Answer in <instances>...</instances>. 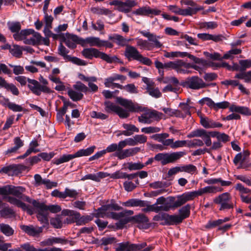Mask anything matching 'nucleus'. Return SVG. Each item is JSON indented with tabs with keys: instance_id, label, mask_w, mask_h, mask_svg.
I'll use <instances>...</instances> for the list:
<instances>
[{
	"instance_id": "aec40b11",
	"label": "nucleus",
	"mask_w": 251,
	"mask_h": 251,
	"mask_svg": "<svg viewBox=\"0 0 251 251\" xmlns=\"http://www.w3.org/2000/svg\"><path fill=\"white\" fill-rule=\"evenodd\" d=\"M140 33L143 36L147 38L148 39V41L149 42H151V43L153 44V48H160L162 47V44L158 40V39L160 38V36L145 30L140 31Z\"/></svg>"
},
{
	"instance_id": "774afa93",
	"label": "nucleus",
	"mask_w": 251,
	"mask_h": 251,
	"mask_svg": "<svg viewBox=\"0 0 251 251\" xmlns=\"http://www.w3.org/2000/svg\"><path fill=\"white\" fill-rule=\"evenodd\" d=\"M136 145L138 144H144L147 141V137L143 134H138L134 136Z\"/></svg>"
},
{
	"instance_id": "a18cd8bd",
	"label": "nucleus",
	"mask_w": 251,
	"mask_h": 251,
	"mask_svg": "<svg viewBox=\"0 0 251 251\" xmlns=\"http://www.w3.org/2000/svg\"><path fill=\"white\" fill-rule=\"evenodd\" d=\"M162 110L166 114L169 116H176V117H181L183 116L182 113L178 110L166 107L163 108Z\"/></svg>"
},
{
	"instance_id": "c756f323",
	"label": "nucleus",
	"mask_w": 251,
	"mask_h": 251,
	"mask_svg": "<svg viewBox=\"0 0 251 251\" xmlns=\"http://www.w3.org/2000/svg\"><path fill=\"white\" fill-rule=\"evenodd\" d=\"M189 63H186L182 60H177L176 61L174 70L177 73L183 74V73H186L185 69H189Z\"/></svg>"
},
{
	"instance_id": "79ce46f5",
	"label": "nucleus",
	"mask_w": 251,
	"mask_h": 251,
	"mask_svg": "<svg viewBox=\"0 0 251 251\" xmlns=\"http://www.w3.org/2000/svg\"><path fill=\"white\" fill-rule=\"evenodd\" d=\"M0 215L5 219H9L15 216V212L14 210L9 207H5L0 210Z\"/></svg>"
},
{
	"instance_id": "a211bd4d",
	"label": "nucleus",
	"mask_w": 251,
	"mask_h": 251,
	"mask_svg": "<svg viewBox=\"0 0 251 251\" xmlns=\"http://www.w3.org/2000/svg\"><path fill=\"white\" fill-rule=\"evenodd\" d=\"M44 227L45 226L41 227L33 225H21L20 226L21 229L23 231L28 235L33 237L39 236L40 234L42 232Z\"/></svg>"
},
{
	"instance_id": "7ed1b4c3",
	"label": "nucleus",
	"mask_w": 251,
	"mask_h": 251,
	"mask_svg": "<svg viewBox=\"0 0 251 251\" xmlns=\"http://www.w3.org/2000/svg\"><path fill=\"white\" fill-rule=\"evenodd\" d=\"M153 249V245L148 246L145 242L133 244L127 241L119 243L115 251H151Z\"/></svg>"
},
{
	"instance_id": "4c0bfd02",
	"label": "nucleus",
	"mask_w": 251,
	"mask_h": 251,
	"mask_svg": "<svg viewBox=\"0 0 251 251\" xmlns=\"http://www.w3.org/2000/svg\"><path fill=\"white\" fill-rule=\"evenodd\" d=\"M96 147L93 146L90 147L86 149H81L78 150L75 153V157H79L83 156H88L91 154L94 151Z\"/></svg>"
},
{
	"instance_id": "680f3d73",
	"label": "nucleus",
	"mask_w": 251,
	"mask_h": 251,
	"mask_svg": "<svg viewBox=\"0 0 251 251\" xmlns=\"http://www.w3.org/2000/svg\"><path fill=\"white\" fill-rule=\"evenodd\" d=\"M205 193H213L215 194L217 192H221L223 189L215 186H208L204 187Z\"/></svg>"
},
{
	"instance_id": "0eeeda50",
	"label": "nucleus",
	"mask_w": 251,
	"mask_h": 251,
	"mask_svg": "<svg viewBox=\"0 0 251 251\" xmlns=\"http://www.w3.org/2000/svg\"><path fill=\"white\" fill-rule=\"evenodd\" d=\"M74 90L70 89L68 91V94L70 98L74 101H77L82 99L83 94H86L89 91V89L83 83L78 81L73 85Z\"/></svg>"
},
{
	"instance_id": "b1692460",
	"label": "nucleus",
	"mask_w": 251,
	"mask_h": 251,
	"mask_svg": "<svg viewBox=\"0 0 251 251\" xmlns=\"http://www.w3.org/2000/svg\"><path fill=\"white\" fill-rule=\"evenodd\" d=\"M201 124L204 128H213L216 127H221L223 125L220 123L216 122L213 120L208 118H201Z\"/></svg>"
},
{
	"instance_id": "c03bdc74",
	"label": "nucleus",
	"mask_w": 251,
	"mask_h": 251,
	"mask_svg": "<svg viewBox=\"0 0 251 251\" xmlns=\"http://www.w3.org/2000/svg\"><path fill=\"white\" fill-rule=\"evenodd\" d=\"M201 9V8L188 7L186 9H182V12L180 13V15L184 16H192L193 15L196 14Z\"/></svg>"
},
{
	"instance_id": "ea45409f",
	"label": "nucleus",
	"mask_w": 251,
	"mask_h": 251,
	"mask_svg": "<svg viewBox=\"0 0 251 251\" xmlns=\"http://www.w3.org/2000/svg\"><path fill=\"white\" fill-rule=\"evenodd\" d=\"M7 25L10 31L14 34L19 33L21 29V24L19 22H8Z\"/></svg>"
},
{
	"instance_id": "338daca9",
	"label": "nucleus",
	"mask_w": 251,
	"mask_h": 251,
	"mask_svg": "<svg viewBox=\"0 0 251 251\" xmlns=\"http://www.w3.org/2000/svg\"><path fill=\"white\" fill-rule=\"evenodd\" d=\"M90 116L92 118L99 119L100 120H105L108 118V115L101 112H98L93 111L90 113Z\"/></svg>"
},
{
	"instance_id": "39448f33",
	"label": "nucleus",
	"mask_w": 251,
	"mask_h": 251,
	"mask_svg": "<svg viewBox=\"0 0 251 251\" xmlns=\"http://www.w3.org/2000/svg\"><path fill=\"white\" fill-rule=\"evenodd\" d=\"M186 154L185 151H176L172 152H162L156 154L154 160L160 162L162 165L175 163Z\"/></svg>"
},
{
	"instance_id": "5701e85b",
	"label": "nucleus",
	"mask_w": 251,
	"mask_h": 251,
	"mask_svg": "<svg viewBox=\"0 0 251 251\" xmlns=\"http://www.w3.org/2000/svg\"><path fill=\"white\" fill-rule=\"evenodd\" d=\"M66 240L60 237H51L41 242L40 244L42 246H50L54 244H66Z\"/></svg>"
},
{
	"instance_id": "864d4df0",
	"label": "nucleus",
	"mask_w": 251,
	"mask_h": 251,
	"mask_svg": "<svg viewBox=\"0 0 251 251\" xmlns=\"http://www.w3.org/2000/svg\"><path fill=\"white\" fill-rule=\"evenodd\" d=\"M133 214V211L130 210H125L123 212L118 213H112V219L118 220L121 218H124L125 215H131Z\"/></svg>"
},
{
	"instance_id": "6e6552de",
	"label": "nucleus",
	"mask_w": 251,
	"mask_h": 251,
	"mask_svg": "<svg viewBox=\"0 0 251 251\" xmlns=\"http://www.w3.org/2000/svg\"><path fill=\"white\" fill-rule=\"evenodd\" d=\"M213 202L220 205L219 210L224 211L234 207V204L231 202V197L228 192L223 193L215 197Z\"/></svg>"
},
{
	"instance_id": "dca6fc26",
	"label": "nucleus",
	"mask_w": 251,
	"mask_h": 251,
	"mask_svg": "<svg viewBox=\"0 0 251 251\" xmlns=\"http://www.w3.org/2000/svg\"><path fill=\"white\" fill-rule=\"evenodd\" d=\"M164 56L166 57H187L191 60H193L195 63L197 64H202L203 63V59L200 58L192 55L187 52H181V51H172V52H167Z\"/></svg>"
},
{
	"instance_id": "58836bf2",
	"label": "nucleus",
	"mask_w": 251,
	"mask_h": 251,
	"mask_svg": "<svg viewBox=\"0 0 251 251\" xmlns=\"http://www.w3.org/2000/svg\"><path fill=\"white\" fill-rule=\"evenodd\" d=\"M34 209L38 211L37 217L38 220L42 224H47L48 223V214L46 211L42 210L37 207H34Z\"/></svg>"
},
{
	"instance_id": "f03ea898",
	"label": "nucleus",
	"mask_w": 251,
	"mask_h": 251,
	"mask_svg": "<svg viewBox=\"0 0 251 251\" xmlns=\"http://www.w3.org/2000/svg\"><path fill=\"white\" fill-rule=\"evenodd\" d=\"M190 209V205L187 204L179 210V215H170L164 213L155 216L154 219L157 221H164L165 224L167 225L178 224L181 223L184 219L189 216Z\"/></svg>"
},
{
	"instance_id": "de8ad7c7",
	"label": "nucleus",
	"mask_w": 251,
	"mask_h": 251,
	"mask_svg": "<svg viewBox=\"0 0 251 251\" xmlns=\"http://www.w3.org/2000/svg\"><path fill=\"white\" fill-rule=\"evenodd\" d=\"M147 92L150 95L155 98H160L161 96V93L157 88H154L153 86H149L146 88Z\"/></svg>"
},
{
	"instance_id": "f8f14e48",
	"label": "nucleus",
	"mask_w": 251,
	"mask_h": 251,
	"mask_svg": "<svg viewBox=\"0 0 251 251\" xmlns=\"http://www.w3.org/2000/svg\"><path fill=\"white\" fill-rule=\"evenodd\" d=\"M69 52V50L62 43H60L58 48V53L63 57L66 62H71L79 66H85L86 65V63L84 60L76 57H72L71 55H68Z\"/></svg>"
},
{
	"instance_id": "3c124183",
	"label": "nucleus",
	"mask_w": 251,
	"mask_h": 251,
	"mask_svg": "<svg viewBox=\"0 0 251 251\" xmlns=\"http://www.w3.org/2000/svg\"><path fill=\"white\" fill-rule=\"evenodd\" d=\"M101 245L106 246L117 242V239L114 237H103L100 240Z\"/></svg>"
},
{
	"instance_id": "09e8293b",
	"label": "nucleus",
	"mask_w": 251,
	"mask_h": 251,
	"mask_svg": "<svg viewBox=\"0 0 251 251\" xmlns=\"http://www.w3.org/2000/svg\"><path fill=\"white\" fill-rule=\"evenodd\" d=\"M182 172H186L190 174H197V167L192 164H188L181 166Z\"/></svg>"
},
{
	"instance_id": "5fc2aeb1",
	"label": "nucleus",
	"mask_w": 251,
	"mask_h": 251,
	"mask_svg": "<svg viewBox=\"0 0 251 251\" xmlns=\"http://www.w3.org/2000/svg\"><path fill=\"white\" fill-rule=\"evenodd\" d=\"M34 247L29 243L21 245L20 248L16 249H9L8 251H33Z\"/></svg>"
},
{
	"instance_id": "e433bc0d",
	"label": "nucleus",
	"mask_w": 251,
	"mask_h": 251,
	"mask_svg": "<svg viewBox=\"0 0 251 251\" xmlns=\"http://www.w3.org/2000/svg\"><path fill=\"white\" fill-rule=\"evenodd\" d=\"M235 78L244 80V82L248 83H251V71L247 72H241L237 73L235 76Z\"/></svg>"
},
{
	"instance_id": "0e129e2a",
	"label": "nucleus",
	"mask_w": 251,
	"mask_h": 251,
	"mask_svg": "<svg viewBox=\"0 0 251 251\" xmlns=\"http://www.w3.org/2000/svg\"><path fill=\"white\" fill-rule=\"evenodd\" d=\"M10 52L16 57H20L22 54V50L20 49V46L14 45L12 48L10 49Z\"/></svg>"
},
{
	"instance_id": "052dcab7",
	"label": "nucleus",
	"mask_w": 251,
	"mask_h": 251,
	"mask_svg": "<svg viewBox=\"0 0 251 251\" xmlns=\"http://www.w3.org/2000/svg\"><path fill=\"white\" fill-rule=\"evenodd\" d=\"M199 102L201 105H204V104H206L208 107L210 108L214 109V106L215 105V102L209 98L205 97L199 101Z\"/></svg>"
},
{
	"instance_id": "2f4dec72",
	"label": "nucleus",
	"mask_w": 251,
	"mask_h": 251,
	"mask_svg": "<svg viewBox=\"0 0 251 251\" xmlns=\"http://www.w3.org/2000/svg\"><path fill=\"white\" fill-rule=\"evenodd\" d=\"M137 46L141 50H150L153 48V45L148 40L142 39H136Z\"/></svg>"
},
{
	"instance_id": "2eb2a0df",
	"label": "nucleus",
	"mask_w": 251,
	"mask_h": 251,
	"mask_svg": "<svg viewBox=\"0 0 251 251\" xmlns=\"http://www.w3.org/2000/svg\"><path fill=\"white\" fill-rule=\"evenodd\" d=\"M165 201V199L163 197H160L158 198L155 203L148 205L147 207L144 209V212H147L148 211H154L155 212H158L160 211H167L172 207V206H168L167 205H164L161 206H158V204H163Z\"/></svg>"
},
{
	"instance_id": "9d476101",
	"label": "nucleus",
	"mask_w": 251,
	"mask_h": 251,
	"mask_svg": "<svg viewBox=\"0 0 251 251\" xmlns=\"http://www.w3.org/2000/svg\"><path fill=\"white\" fill-rule=\"evenodd\" d=\"M25 191V189L22 186L16 187L11 185H7L2 187L1 195H12L26 201L25 198L28 197L23 194Z\"/></svg>"
},
{
	"instance_id": "412c9836",
	"label": "nucleus",
	"mask_w": 251,
	"mask_h": 251,
	"mask_svg": "<svg viewBox=\"0 0 251 251\" xmlns=\"http://www.w3.org/2000/svg\"><path fill=\"white\" fill-rule=\"evenodd\" d=\"M140 53L134 47L128 45L125 49L124 55L128 61L136 60L139 57Z\"/></svg>"
},
{
	"instance_id": "4be33fe9",
	"label": "nucleus",
	"mask_w": 251,
	"mask_h": 251,
	"mask_svg": "<svg viewBox=\"0 0 251 251\" xmlns=\"http://www.w3.org/2000/svg\"><path fill=\"white\" fill-rule=\"evenodd\" d=\"M137 2L134 0H126L123 2L121 1L119 7H117V9L122 12L127 13L130 11L132 7L136 6Z\"/></svg>"
},
{
	"instance_id": "cd10ccee",
	"label": "nucleus",
	"mask_w": 251,
	"mask_h": 251,
	"mask_svg": "<svg viewBox=\"0 0 251 251\" xmlns=\"http://www.w3.org/2000/svg\"><path fill=\"white\" fill-rule=\"evenodd\" d=\"M76 213V211L69 210V209H63L62 211V215L63 216H68V217L64 220V223L67 224L76 223V220L75 219V214Z\"/></svg>"
},
{
	"instance_id": "6e6d98bb",
	"label": "nucleus",
	"mask_w": 251,
	"mask_h": 251,
	"mask_svg": "<svg viewBox=\"0 0 251 251\" xmlns=\"http://www.w3.org/2000/svg\"><path fill=\"white\" fill-rule=\"evenodd\" d=\"M187 201H188L185 198L184 195L182 194L181 195L177 197V199L173 203V205H172V207H179Z\"/></svg>"
},
{
	"instance_id": "603ef678",
	"label": "nucleus",
	"mask_w": 251,
	"mask_h": 251,
	"mask_svg": "<svg viewBox=\"0 0 251 251\" xmlns=\"http://www.w3.org/2000/svg\"><path fill=\"white\" fill-rule=\"evenodd\" d=\"M239 64L241 66V72H246L247 69L251 68V59L240 60Z\"/></svg>"
},
{
	"instance_id": "423d86ee",
	"label": "nucleus",
	"mask_w": 251,
	"mask_h": 251,
	"mask_svg": "<svg viewBox=\"0 0 251 251\" xmlns=\"http://www.w3.org/2000/svg\"><path fill=\"white\" fill-rule=\"evenodd\" d=\"M220 132L216 131H208L203 129H197L192 131L187 135L188 138L201 137L204 141L205 145L209 147L212 145L210 137H217Z\"/></svg>"
},
{
	"instance_id": "9b49d317",
	"label": "nucleus",
	"mask_w": 251,
	"mask_h": 251,
	"mask_svg": "<svg viewBox=\"0 0 251 251\" xmlns=\"http://www.w3.org/2000/svg\"><path fill=\"white\" fill-rule=\"evenodd\" d=\"M26 201L32 204L33 207H37L42 211H46L47 213L48 211L51 213H57L61 210L60 206L57 204H50L47 205L45 202H40L38 200L32 199L29 197L25 198Z\"/></svg>"
},
{
	"instance_id": "bb28decb",
	"label": "nucleus",
	"mask_w": 251,
	"mask_h": 251,
	"mask_svg": "<svg viewBox=\"0 0 251 251\" xmlns=\"http://www.w3.org/2000/svg\"><path fill=\"white\" fill-rule=\"evenodd\" d=\"M123 127L125 129L123 130V134L126 136H129L133 134L134 132H138L139 129L135 126L129 124H124Z\"/></svg>"
},
{
	"instance_id": "393cba45",
	"label": "nucleus",
	"mask_w": 251,
	"mask_h": 251,
	"mask_svg": "<svg viewBox=\"0 0 251 251\" xmlns=\"http://www.w3.org/2000/svg\"><path fill=\"white\" fill-rule=\"evenodd\" d=\"M108 39L116 43L118 46L121 47L126 46H126L128 45H127V39L118 34H114L109 35Z\"/></svg>"
},
{
	"instance_id": "6ab92c4d",
	"label": "nucleus",
	"mask_w": 251,
	"mask_h": 251,
	"mask_svg": "<svg viewBox=\"0 0 251 251\" xmlns=\"http://www.w3.org/2000/svg\"><path fill=\"white\" fill-rule=\"evenodd\" d=\"M6 199L8 202H10L11 204L17 206L18 207L21 208L24 211H26L29 214L32 215L33 214V208L29 205H26L25 203L23 202L20 200L11 196L7 197Z\"/></svg>"
},
{
	"instance_id": "e2e57ef3",
	"label": "nucleus",
	"mask_w": 251,
	"mask_h": 251,
	"mask_svg": "<svg viewBox=\"0 0 251 251\" xmlns=\"http://www.w3.org/2000/svg\"><path fill=\"white\" fill-rule=\"evenodd\" d=\"M160 130V128L158 127L149 126L142 128L141 129V131L146 134H150L158 132Z\"/></svg>"
},
{
	"instance_id": "4d7b16f0",
	"label": "nucleus",
	"mask_w": 251,
	"mask_h": 251,
	"mask_svg": "<svg viewBox=\"0 0 251 251\" xmlns=\"http://www.w3.org/2000/svg\"><path fill=\"white\" fill-rule=\"evenodd\" d=\"M145 167V165H144V164L138 162H135L133 163L132 162L128 163V169L130 170H141L143 169Z\"/></svg>"
},
{
	"instance_id": "69168bd1",
	"label": "nucleus",
	"mask_w": 251,
	"mask_h": 251,
	"mask_svg": "<svg viewBox=\"0 0 251 251\" xmlns=\"http://www.w3.org/2000/svg\"><path fill=\"white\" fill-rule=\"evenodd\" d=\"M123 89L126 90L127 92L131 94L138 93L137 87L134 84L131 83L123 86Z\"/></svg>"
},
{
	"instance_id": "4468645a",
	"label": "nucleus",
	"mask_w": 251,
	"mask_h": 251,
	"mask_svg": "<svg viewBox=\"0 0 251 251\" xmlns=\"http://www.w3.org/2000/svg\"><path fill=\"white\" fill-rule=\"evenodd\" d=\"M185 85L187 88L194 90L205 88L207 86L201 78L196 76L188 77Z\"/></svg>"
},
{
	"instance_id": "c85d7f7f",
	"label": "nucleus",
	"mask_w": 251,
	"mask_h": 251,
	"mask_svg": "<svg viewBox=\"0 0 251 251\" xmlns=\"http://www.w3.org/2000/svg\"><path fill=\"white\" fill-rule=\"evenodd\" d=\"M75 158V154H64L58 158H54L52 160L51 163L53 164L58 165L59 164L69 162Z\"/></svg>"
},
{
	"instance_id": "13d9d810",
	"label": "nucleus",
	"mask_w": 251,
	"mask_h": 251,
	"mask_svg": "<svg viewBox=\"0 0 251 251\" xmlns=\"http://www.w3.org/2000/svg\"><path fill=\"white\" fill-rule=\"evenodd\" d=\"M126 76L124 75L118 74H114L113 75L106 78L105 80H106V83L111 82L112 81L114 82L117 80H120L122 82H123L126 80Z\"/></svg>"
},
{
	"instance_id": "20e7f679",
	"label": "nucleus",
	"mask_w": 251,
	"mask_h": 251,
	"mask_svg": "<svg viewBox=\"0 0 251 251\" xmlns=\"http://www.w3.org/2000/svg\"><path fill=\"white\" fill-rule=\"evenodd\" d=\"M82 54L88 59L93 57L100 58L108 63L119 62V59L116 56H110L109 55L99 51L95 48H86L83 50Z\"/></svg>"
},
{
	"instance_id": "473e14b6",
	"label": "nucleus",
	"mask_w": 251,
	"mask_h": 251,
	"mask_svg": "<svg viewBox=\"0 0 251 251\" xmlns=\"http://www.w3.org/2000/svg\"><path fill=\"white\" fill-rule=\"evenodd\" d=\"M34 31V30L31 29L21 30L19 33L14 34L13 37L17 41L25 40L26 36L33 34Z\"/></svg>"
},
{
	"instance_id": "f3484780",
	"label": "nucleus",
	"mask_w": 251,
	"mask_h": 251,
	"mask_svg": "<svg viewBox=\"0 0 251 251\" xmlns=\"http://www.w3.org/2000/svg\"><path fill=\"white\" fill-rule=\"evenodd\" d=\"M160 13V10L157 9H151L147 6L140 7L132 12V14L134 15L151 17L153 15H159Z\"/></svg>"
},
{
	"instance_id": "c9c22d12",
	"label": "nucleus",
	"mask_w": 251,
	"mask_h": 251,
	"mask_svg": "<svg viewBox=\"0 0 251 251\" xmlns=\"http://www.w3.org/2000/svg\"><path fill=\"white\" fill-rule=\"evenodd\" d=\"M27 82H28V87L29 89L33 94L39 96L38 90L40 84V83L35 79L28 78H27Z\"/></svg>"
},
{
	"instance_id": "37998d69",
	"label": "nucleus",
	"mask_w": 251,
	"mask_h": 251,
	"mask_svg": "<svg viewBox=\"0 0 251 251\" xmlns=\"http://www.w3.org/2000/svg\"><path fill=\"white\" fill-rule=\"evenodd\" d=\"M0 231L6 236H12L14 233L12 227L9 225L3 223L0 224Z\"/></svg>"
},
{
	"instance_id": "7c9ffc66",
	"label": "nucleus",
	"mask_w": 251,
	"mask_h": 251,
	"mask_svg": "<svg viewBox=\"0 0 251 251\" xmlns=\"http://www.w3.org/2000/svg\"><path fill=\"white\" fill-rule=\"evenodd\" d=\"M41 40V36L38 32L34 31L32 36L29 38H25L24 40V43L25 44L35 45L38 44Z\"/></svg>"
},
{
	"instance_id": "72a5a7b5",
	"label": "nucleus",
	"mask_w": 251,
	"mask_h": 251,
	"mask_svg": "<svg viewBox=\"0 0 251 251\" xmlns=\"http://www.w3.org/2000/svg\"><path fill=\"white\" fill-rule=\"evenodd\" d=\"M146 201L138 199H132L128 200L124 203L126 206L127 207H144L147 206Z\"/></svg>"
},
{
	"instance_id": "1a4fd4ad",
	"label": "nucleus",
	"mask_w": 251,
	"mask_h": 251,
	"mask_svg": "<svg viewBox=\"0 0 251 251\" xmlns=\"http://www.w3.org/2000/svg\"><path fill=\"white\" fill-rule=\"evenodd\" d=\"M122 207L116 203L104 205L97 209V213L95 214V216L97 218H104L106 217L112 219V213H116L111 211L112 210L118 211Z\"/></svg>"
},
{
	"instance_id": "a878e982",
	"label": "nucleus",
	"mask_w": 251,
	"mask_h": 251,
	"mask_svg": "<svg viewBox=\"0 0 251 251\" xmlns=\"http://www.w3.org/2000/svg\"><path fill=\"white\" fill-rule=\"evenodd\" d=\"M0 87H4L7 90L10 91L14 95L17 96L19 94V91L15 85L12 83H7L2 77L0 80Z\"/></svg>"
},
{
	"instance_id": "f257e3e1",
	"label": "nucleus",
	"mask_w": 251,
	"mask_h": 251,
	"mask_svg": "<svg viewBox=\"0 0 251 251\" xmlns=\"http://www.w3.org/2000/svg\"><path fill=\"white\" fill-rule=\"evenodd\" d=\"M117 101L122 106L126 108V109L116 105L115 103L110 101L104 102L105 110L108 113L114 112L116 113L121 118H126L129 116V112H138L141 111V108L138 105L134 104L131 100L121 97L117 98Z\"/></svg>"
},
{
	"instance_id": "f704fd0d",
	"label": "nucleus",
	"mask_w": 251,
	"mask_h": 251,
	"mask_svg": "<svg viewBox=\"0 0 251 251\" xmlns=\"http://www.w3.org/2000/svg\"><path fill=\"white\" fill-rule=\"evenodd\" d=\"M75 219L76 220L77 225H84L89 222L91 221L93 219V217L90 215L80 216L79 213L76 212V213L75 214Z\"/></svg>"
},
{
	"instance_id": "ddd939ff",
	"label": "nucleus",
	"mask_w": 251,
	"mask_h": 251,
	"mask_svg": "<svg viewBox=\"0 0 251 251\" xmlns=\"http://www.w3.org/2000/svg\"><path fill=\"white\" fill-rule=\"evenodd\" d=\"M163 117V113L156 110H152L143 114L141 116L138 117V119L140 123L150 124L153 120L158 121L162 119Z\"/></svg>"
},
{
	"instance_id": "8fccbe9b",
	"label": "nucleus",
	"mask_w": 251,
	"mask_h": 251,
	"mask_svg": "<svg viewBox=\"0 0 251 251\" xmlns=\"http://www.w3.org/2000/svg\"><path fill=\"white\" fill-rule=\"evenodd\" d=\"M203 141L199 139H194L187 141V146L189 148H196L203 146Z\"/></svg>"
},
{
	"instance_id": "49530a36",
	"label": "nucleus",
	"mask_w": 251,
	"mask_h": 251,
	"mask_svg": "<svg viewBox=\"0 0 251 251\" xmlns=\"http://www.w3.org/2000/svg\"><path fill=\"white\" fill-rule=\"evenodd\" d=\"M100 39L98 37H89L84 40L85 43L88 44L90 46H97L100 47Z\"/></svg>"
},
{
	"instance_id": "bf43d9fd",
	"label": "nucleus",
	"mask_w": 251,
	"mask_h": 251,
	"mask_svg": "<svg viewBox=\"0 0 251 251\" xmlns=\"http://www.w3.org/2000/svg\"><path fill=\"white\" fill-rule=\"evenodd\" d=\"M114 156L117 157L118 159L121 160L124 159L126 157H130V154L129 152V150L125 149L123 150L122 151H116L114 153Z\"/></svg>"
},
{
	"instance_id": "a19ab883",
	"label": "nucleus",
	"mask_w": 251,
	"mask_h": 251,
	"mask_svg": "<svg viewBox=\"0 0 251 251\" xmlns=\"http://www.w3.org/2000/svg\"><path fill=\"white\" fill-rule=\"evenodd\" d=\"M62 215H57L50 220V224L55 228H61L63 225Z\"/></svg>"
}]
</instances>
